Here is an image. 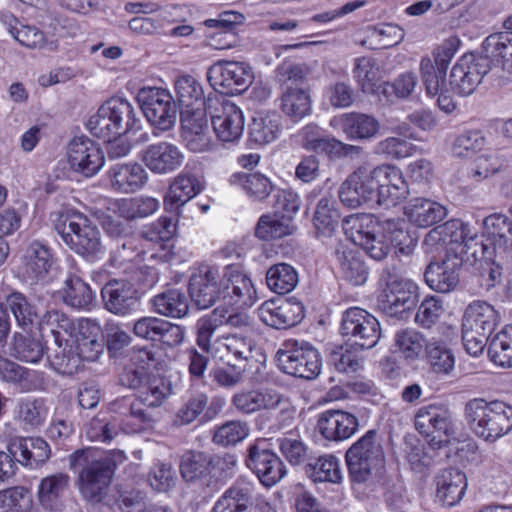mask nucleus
<instances>
[{"label":"nucleus","instance_id":"18","mask_svg":"<svg viewBox=\"0 0 512 512\" xmlns=\"http://www.w3.org/2000/svg\"><path fill=\"white\" fill-rule=\"evenodd\" d=\"M214 112L210 111L211 123L217 138L224 143L237 142L244 131L245 120L242 110L233 102H217Z\"/></svg>","mask_w":512,"mask_h":512},{"label":"nucleus","instance_id":"57","mask_svg":"<svg viewBox=\"0 0 512 512\" xmlns=\"http://www.w3.org/2000/svg\"><path fill=\"white\" fill-rule=\"evenodd\" d=\"M340 215L334 208V200L331 197H322L314 213V226L319 235L330 237L336 231Z\"/></svg>","mask_w":512,"mask_h":512},{"label":"nucleus","instance_id":"59","mask_svg":"<svg viewBox=\"0 0 512 512\" xmlns=\"http://www.w3.org/2000/svg\"><path fill=\"white\" fill-rule=\"evenodd\" d=\"M0 512H37L28 490L16 486L0 491Z\"/></svg>","mask_w":512,"mask_h":512},{"label":"nucleus","instance_id":"11","mask_svg":"<svg viewBox=\"0 0 512 512\" xmlns=\"http://www.w3.org/2000/svg\"><path fill=\"white\" fill-rule=\"evenodd\" d=\"M207 80L215 91L236 95L248 89L254 80V73L248 63L219 60L208 68Z\"/></svg>","mask_w":512,"mask_h":512},{"label":"nucleus","instance_id":"32","mask_svg":"<svg viewBox=\"0 0 512 512\" xmlns=\"http://www.w3.org/2000/svg\"><path fill=\"white\" fill-rule=\"evenodd\" d=\"M335 121L350 141L369 140L375 137L380 129L379 121L375 117L364 113H345Z\"/></svg>","mask_w":512,"mask_h":512},{"label":"nucleus","instance_id":"29","mask_svg":"<svg viewBox=\"0 0 512 512\" xmlns=\"http://www.w3.org/2000/svg\"><path fill=\"white\" fill-rule=\"evenodd\" d=\"M7 450L14 456L20 455L17 462L36 468L44 464L51 455L48 443L42 438H15L7 445Z\"/></svg>","mask_w":512,"mask_h":512},{"label":"nucleus","instance_id":"3","mask_svg":"<svg viewBox=\"0 0 512 512\" xmlns=\"http://www.w3.org/2000/svg\"><path fill=\"white\" fill-rule=\"evenodd\" d=\"M127 457L122 450H111L103 456L93 449L77 450L70 456L71 469L78 472V488L82 497L90 503H102L113 475Z\"/></svg>","mask_w":512,"mask_h":512},{"label":"nucleus","instance_id":"23","mask_svg":"<svg viewBox=\"0 0 512 512\" xmlns=\"http://www.w3.org/2000/svg\"><path fill=\"white\" fill-rule=\"evenodd\" d=\"M141 159L151 172L165 175L181 167L184 155L175 144L161 141L148 145L142 151Z\"/></svg>","mask_w":512,"mask_h":512},{"label":"nucleus","instance_id":"61","mask_svg":"<svg viewBox=\"0 0 512 512\" xmlns=\"http://www.w3.org/2000/svg\"><path fill=\"white\" fill-rule=\"evenodd\" d=\"M251 489L234 485L215 503L212 512H248Z\"/></svg>","mask_w":512,"mask_h":512},{"label":"nucleus","instance_id":"38","mask_svg":"<svg viewBox=\"0 0 512 512\" xmlns=\"http://www.w3.org/2000/svg\"><path fill=\"white\" fill-rule=\"evenodd\" d=\"M342 277L354 286L363 285L368 278V268L359 253L347 245L339 244L335 249Z\"/></svg>","mask_w":512,"mask_h":512},{"label":"nucleus","instance_id":"27","mask_svg":"<svg viewBox=\"0 0 512 512\" xmlns=\"http://www.w3.org/2000/svg\"><path fill=\"white\" fill-rule=\"evenodd\" d=\"M202 189V184L195 175L188 172L180 173L171 182L164 196L165 211L177 216L179 210Z\"/></svg>","mask_w":512,"mask_h":512},{"label":"nucleus","instance_id":"2","mask_svg":"<svg viewBox=\"0 0 512 512\" xmlns=\"http://www.w3.org/2000/svg\"><path fill=\"white\" fill-rule=\"evenodd\" d=\"M113 355L122 366L120 384L134 390L141 403L158 407L172 393L170 381L161 374L165 362L156 358L155 354Z\"/></svg>","mask_w":512,"mask_h":512},{"label":"nucleus","instance_id":"39","mask_svg":"<svg viewBox=\"0 0 512 512\" xmlns=\"http://www.w3.org/2000/svg\"><path fill=\"white\" fill-rule=\"evenodd\" d=\"M460 266L456 262H431L425 269L424 279L427 285L440 293L452 291L459 283Z\"/></svg>","mask_w":512,"mask_h":512},{"label":"nucleus","instance_id":"31","mask_svg":"<svg viewBox=\"0 0 512 512\" xmlns=\"http://www.w3.org/2000/svg\"><path fill=\"white\" fill-rule=\"evenodd\" d=\"M111 187L120 193H134L148 180V174L139 163L116 164L108 171Z\"/></svg>","mask_w":512,"mask_h":512},{"label":"nucleus","instance_id":"37","mask_svg":"<svg viewBox=\"0 0 512 512\" xmlns=\"http://www.w3.org/2000/svg\"><path fill=\"white\" fill-rule=\"evenodd\" d=\"M499 322V314L486 301L475 300L465 308L462 327L491 334Z\"/></svg>","mask_w":512,"mask_h":512},{"label":"nucleus","instance_id":"52","mask_svg":"<svg viewBox=\"0 0 512 512\" xmlns=\"http://www.w3.org/2000/svg\"><path fill=\"white\" fill-rule=\"evenodd\" d=\"M309 73L307 64L285 60L276 68V80L281 91L304 88Z\"/></svg>","mask_w":512,"mask_h":512},{"label":"nucleus","instance_id":"8","mask_svg":"<svg viewBox=\"0 0 512 512\" xmlns=\"http://www.w3.org/2000/svg\"><path fill=\"white\" fill-rule=\"evenodd\" d=\"M380 280L384 288L378 298V307L387 316L400 318L418 303V286L403 278L396 267H385Z\"/></svg>","mask_w":512,"mask_h":512},{"label":"nucleus","instance_id":"4","mask_svg":"<svg viewBox=\"0 0 512 512\" xmlns=\"http://www.w3.org/2000/svg\"><path fill=\"white\" fill-rule=\"evenodd\" d=\"M140 123L141 120L132 103L122 97H112L90 116L86 126L93 136L104 142H111L138 130Z\"/></svg>","mask_w":512,"mask_h":512},{"label":"nucleus","instance_id":"51","mask_svg":"<svg viewBox=\"0 0 512 512\" xmlns=\"http://www.w3.org/2000/svg\"><path fill=\"white\" fill-rule=\"evenodd\" d=\"M1 21L12 37L22 46L38 48L44 45V33L36 26L22 24L13 15H4Z\"/></svg>","mask_w":512,"mask_h":512},{"label":"nucleus","instance_id":"40","mask_svg":"<svg viewBox=\"0 0 512 512\" xmlns=\"http://www.w3.org/2000/svg\"><path fill=\"white\" fill-rule=\"evenodd\" d=\"M342 229L351 242L360 246L367 238L382 231V221L372 214H351L343 219Z\"/></svg>","mask_w":512,"mask_h":512},{"label":"nucleus","instance_id":"10","mask_svg":"<svg viewBox=\"0 0 512 512\" xmlns=\"http://www.w3.org/2000/svg\"><path fill=\"white\" fill-rule=\"evenodd\" d=\"M137 101L144 116L154 127V136H158L156 130L168 131L174 127L177 106L169 91L158 87H143L138 91Z\"/></svg>","mask_w":512,"mask_h":512},{"label":"nucleus","instance_id":"49","mask_svg":"<svg viewBox=\"0 0 512 512\" xmlns=\"http://www.w3.org/2000/svg\"><path fill=\"white\" fill-rule=\"evenodd\" d=\"M111 405L114 411L121 412L125 415V418L121 420V428L124 433H140L144 431L152 421L145 410L130 403L129 399L126 397L114 401Z\"/></svg>","mask_w":512,"mask_h":512},{"label":"nucleus","instance_id":"1","mask_svg":"<svg viewBox=\"0 0 512 512\" xmlns=\"http://www.w3.org/2000/svg\"><path fill=\"white\" fill-rule=\"evenodd\" d=\"M188 291L198 309L212 307L221 296L229 298L231 305L251 307L256 295L251 279L235 264L226 265L222 272L216 266L198 267L190 276Z\"/></svg>","mask_w":512,"mask_h":512},{"label":"nucleus","instance_id":"56","mask_svg":"<svg viewBox=\"0 0 512 512\" xmlns=\"http://www.w3.org/2000/svg\"><path fill=\"white\" fill-rule=\"evenodd\" d=\"M233 185L240 186L255 200H264L273 190L271 181L261 173H235L230 177Z\"/></svg>","mask_w":512,"mask_h":512},{"label":"nucleus","instance_id":"6","mask_svg":"<svg viewBox=\"0 0 512 512\" xmlns=\"http://www.w3.org/2000/svg\"><path fill=\"white\" fill-rule=\"evenodd\" d=\"M349 481L353 488L371 483L385 463L382 440L374 429L367 431L345 453Z\"/></svg>","mask_w":512,"mask_h":512},{"label":"nucleus","instance_id":"55","mask_svg":"<svg viewBox=\"0 0 512 512\" xmlns=\"http://www.w3.org/2000/svg\"><path fill=\"white\" fill-rule=\"evenodd\" d=\"M353 76L364 93L380 95L382 83L379 82V69L372 58H356Z\"/></svg>","mask_w":512,"mask_h":512},{"label":"nucleus","instance_id":"20","mask_svg":"<svg viewBox=\"0 0 512 512\" xmlns=\"http://www.w3.org/2000/svg\"><path fill=\"white\" fill-rule=\"evenodd\" d=\"M260 320L275 329H286L297 325L304 317L302 303L288 299L265 301L258 309Z\"/></svg>","mask_w":512,"mask_h":512},{"label":"nucleus","instance_id":"26","mask_svg":"<svg viewBox=\"0 0 512 512\" xmlns=\"http://www.w3.org/2000/svg\"><path fill=\"white\" fill-rule=\"evenodd\" d=\"M318 429L321 435L330 441H341L350 438L359 427L355 415L342 410H327L320 414Z\"/></svg>","mask_w":512,"mask_h":512},{"label":"nucleus","instance_id":"36","mask_svg":"<svg viewBox=\"0 0 512 512\" xmlns=\"http://www.w3.org/2000/svg\"><path fill=\"white\" fill-rule=\"evenodd\" d=\"M438 500L445 506L457 504L467 488L466 476L458 469L443 470L436 478Z\"/></svg>","mask_w":512,"mask_h":512},{"label":"nucleus","instance_id":"17","mask_svg":"<svg viewBox=\"0 0 512 512\" xmlns=\"http://www.w3.org/2000/svg\"><path fill=\"white\" fill-rule=\"evenodd\" d=\"M377 186L378 205L391 207L402 202L409 194L408 184L399 168L379 165L372 168Z\"/></svg>","mask_w":512,"mask_h":512},{"label":"nucleus","instance_id":"22","mask_svg":"<svg viewBox=\"0 0 512 512\" xmlns=\"http://www.w3.org/2000/svg\"><path fill=\"white\" fill-rule=\"evenodd\" d=\"M105 347V335L100 324L93 319L82 318L74 325L71 336L66 337L61 347L62 352H103Z\"/></svg>","mask_w":512,"mask_h":512},{"label":"nucleus","instance_id":"46","mask_svg":"<svg viewBox=\"0 0 512 512\" xmlns=\"http://www.w3.org/2000/svg\"><path fill=\"white\" fill-rule=\"evenodd\" d=\"M281 133V117L277 113L258 114L249 125V141L256 145L273 142Z\"/></svg>","mask_w":512,"mask_h":512},{"label":"nucleus","instance_id":"63","mask_svg":"<svg viewBox=\"0 0 512 512\" xmlns=\"http://www.w3.org/2000/svg\"><path fill=\"white\" fill-rule=\"evenodd\" d=\"M180 472L186 481L209 476V454L199 451L186 452L181 458Z\"/></svg>","mask_w":512,"mask_h":512},{"label":"nucleus","instance_id":"19","mask_svg":"<svg viewBox=\"0 0 512 512\" xmlns=\"http://www.w3.org/2000/svg\"><path fill=\"white\" fill-rule=\"evenodd\" d=\"M415 427L422 435L438 438V443H448L454 433L451 413L442 406L429 405L418 410L415 416Z\"/></svg>","mask_w":512,"mask_h":512},{"label":"nucleus","instance_id":"30","mask_svg":"<svg viewBox=\"0 0 512 512\" xmlns=\"http://www.w3.org/2000/svg\"><path fill=\"white\" fill-rule=\"evenodd\" d=\"M304 474L313 483L339 485L343 482L340 460L333 454L311 456L303 466Z\"/></svg>","mask_w":512,"mask_h":512},{"label":"nucleus","instance_id":"35","mask_svg":"<svg viewBox=\"0 0 512 512\" xmlns=\"http://www.w3.org/2000/svg\"><path fill=\"white\" fill-rule=\"evenodd\" d=\"M275 361L284 373L304 379L315 378L321 369L318 354H276Z\"/></svg>","mask_w":512,"mask_h":512},{"label":"nucleus","instance_id":"50","mask_svg":"<svg viewBox=\"0 0 512 512\" xmlns=\"http://www.w3.org/2000/svg\"><path fill=\"white\" fill-rule=\"evenodd\" d=\"M293 231L294 225L290 222L289 216L282 217L276 213L264 214L257 222L255 236L268 241L291 235Z\"/></svg>","mask_w":512,"mask_h":512},{"label":"nucleus","instance_id":"43","mask_svg":"<svg viewBox=\"0 0 512 512\" xmlns=\"http://www.w3.org/2000/svg\"><path fill=\"white\" fill-rule=\"evenodd\" d=\"M60 294L63 302L75 309H88L95 299L90 285L76 275H69L65 279Z\"/></svg>","mask_w":512,"mask_h":512},{"label":"nucleus","instance_id":"58","mask_svg":"<svg viewBox=\"0 0 512 512\" xmlns=\"http://www.w3.org/2000/svg\"><path fill=\"white\" fill-rule=\"evenodd\" d=\"M175 92L181 108L206 105L201 84L190 75L177 78Z\"/></svg>","mask_w":512,"mask_h":512},{"label":"nucleus","instance_id":"60","mask_svg":"<svg viewBox=\"0 0 512 512\" xmlns=\"http://www.w3.org/2000/svg\"><path fill=\"white\" fill-rule=\"evenodd\" d=\"M102 504L120 512H140L143 510L144 496L138 490H123L116 487L112 494L105 497Z\"/></svg>","mask_w":512,"mask_h":512},{"label":"nucleus","instance_id":"45","mask_svg":"<svg viewBox=\"0 0 512 512\" xmlns=\"http://www.w3.org/2000/svg\"><path fill=\"white\" fill-rule=\"evenodd\" d=\"M152 304L156 313L171 318H182L189 310L188 297L176 288L157 294L153 297Z\"/></svg>","mask_w":512,"mask_h":512},{"label":"nucleus","instance_id":"25","mask_svg":"<svg viewBox=\"0 0 512 512\" xmlns=\"http://www.w3.org/2000/svg\"><path fill=\"white\" fill-rule=\"evenodd\" d=\"M105 308L116 315L129 314L139 303V294L134 285L126 280L112 279L101 289Z\"/></svg>","mask_w":512,"mask_h":512},{"label":"nucleus","instance_id":"5","mask_svg":"<svg viewBox=\"0 0 512 512\" xmlns=\"http://www.w3.org/2000/svg\"><path fill=\"white\" fill-rule=\"evenodd\" d=\"M464 414L473 433L486 442L494 443L512 430V406L502 401L472 399Z\"/></svg>","mask_w":512,"mask_h":512},{"label":"nucleus","instance_id":"53","mask_svg":"<svg viewBox=\"0 0 512 512\" xmlns=\"http://www.w3.org/2000/svg\"><path fill=\"white\" fill-rule=\"evenodd\" d=\"M122 424L116 417L98 414L85 426L86 437L93 442L110 443L122 431Z\"/></svg>","mask_w":512,"mask_h":512},{"label":"nucleus","instance_id":"24","mask_svg":"<svg viewBox=\"0 0 512 512\" xmlns=\"http://www.w3.org/2000/svg\"><path fill=\"white\" fill-rule=\"evenodd\" d=\"M51 248L43 241L32 240L23 249L21 271L31 282L43 280L53 265Z\"/></svg>","mask_w":512,"mask_h":512},{"label":"nucleus","instance_id":"15","mask_svg":"<svg viewBox=\"0 0 512 512\" xmlns=\"http://www.w3.org/2000/svg\"><path fill=\"white\" fill-rule=\"evenodd\" d=\"M338 195L341 202L349 208L363 204L377 203V186L373 170L369 166H360L341 184Z\"/></svg>","mask_w":512,"mask_h":512},{"label":"nucleus","instance_id":"28","mask_svg":"<svg viewBox=\"0 0 512 512\" xmlns=\"http://www.w3.org/2000/svg\"><path fill=\"white\" fill-rule=\"evenodd\" d=\"M230 307L218 306L212 313L198 320L197 322V344L205 352L209 351L210 339L214 334L215 330L223 325L228 324L231 326H239L243 323L241 315H239L233 308L234 305L227 301ZM240 308L238 305H236Z\"/></svg>","mask_w":512,"mask_h":512},{"label":"nucleus","instance_id":"14","mask_svg":"<svg viewBox=\"0 0 512 512\" xmlns=\"http://www.w3.org/2000/svg\"><path fill=\"white\" fill-rule=\"evenodd\" d=\"M486 243H481L485 259L493 255L505 260L512 254V220L501 213H493L483 220Z\"/></svg>","mask_w":512,"mask_h":512},{"label":"nucleus","instance_id":"62","mask_svg":"<svg viewBox=\"0 0 512 512\" xmlns=\"http://www.w3.org/2000/svg\"><path fill=\"white\" fill-rule=\"evenodd\" d=\"M160 206L158 199L150 196H139L124 199L119 204L121 216L128 220L145 218L155 213Z\"/></svg>","mask_w":512,"mask_h":512},{"label":"nucleus","instance_id":"9","mask_svg":"<svg viewBox=\"0 0 512 512\" xmlns=\"http://www.w3.org/2000/svg\"><path fill=\"white\" fill-rule=\"evenodd\" d=\"M340 332L345 339L343 352L372 349L381 336L377 318L359 307H351L343 313Z\"/></svg>","mask_w":512,"mask_h":512},{"label":"nucleus","instance_id":"54","mask_svg":"<svg viewBox=\"0 0 512 512\" xmlns=\"http://www.w3.org/2000/svg\"><path fill=\"white\" fill-rule=\"evenodd\" d=\"M266 283L273 292L287 294L298 284V273L287 263H277L267 270Z\"/></svg>","mask_w":512,"mask_h":512},{"label":"nucleus","instance_id":"33","mask_svg":"<svg viewBox=\"0 0 512 512\" xmlns=\"http://www.w3.org/2000/svg\"><path fill=\"white\" fill-rule=\"evenodd\" d=\"M69 486L70 477L66 473H56L43 478L38 487V499L42 507L51 512L61 511Z\"/></svg>","mask_w":512,"mask_h":512},{"label":"nucleus","instance_id":"48","mask_svg":"<svg viewBox=\"0 0 512 512\" xmlns=\"http://www.w3.org/2000/svg\"><path fill=\"white\" fill-rule=\"evenodd\" d=\"M281 455L292 466L305 465L311 457L309 447L297 431H288L276 439Z\"/></svg>","mask_w":512,"mask_h":512},{"label":"nucleus","instance_id":"42","mask_svg":"<svg viewBox=\"0 0 512 512\" xmlns=\"http://www.w3.org/2000/svg\"><path fill=\"white\" fill-rule=\"evenodd\" d=\"M394 344L400 352H420L424 348L426 352H450L442 340L428 341L421 332L413 328L398 330L394 335Z\"/></svg>","mask_w":512,"mask_h":512},{"label":"nucleus","instance_id":"12","mask_svg":"<svg viewBox=\"0 0 512 512\" xmlns=\"http://www.w3.org/2000/svg\"><path fill=\"white\" fill-rule=\"evenodd\" d=\"M459 45L460 40L455 36H451L434 49V60L429 57L422 58L420 71L428 95L434 97L442 91L444 87L448 86L445 79L446 72Z\"/></svg>","mask_w":512,"mask_h":512},{"label":"nucleus","instance_id":"47","mask_svg":"<svg viewBox=\"0 0 512 512\" xmlns=\"http://www.w3.org/2000/svg\"><path fill=\"white\" fill-rule=\"evenodd\" d=\"M382 232L390 247L394 246L402 255H410L416 247L417 239L411 235L402 219L382 220Z\"/></svg>","mask_w":512,"mask_h":512},{"label":"nucleus","instance_id":"13","mask_svg":"<svg viewBox=\"0 0 512 512\" xmlns=\"http://www.w3.org/2000/svg\"><path fill=\"white\" fill-rule=\"evenodd\" d=\"M245 465L268 488L276 485L287 474L284 462L263 440H257L247 448Z\"/></svg>","mask_w":512,"mask_h":512},{"label":"nucleus","instance_id":"7","mask_svg":"<svg viewBox=\"0 0 512 512\" xmlns=\"http://www.w3.org/2000/svg\"><path fill=\"white\" fill-rule=\"evenodd\" d=\"M55 231L63 242L88 262H96L105 253L101 233L80 212L62 214L55 223Z\"/></svg>","mask_w":512,"mask_h":512},{"label":"nucleus","instance_id":"41","mask_svg":"<svg viewBox=\"0 0 512 512\" xmlns=\"http://www.w3.org/2000/svg\"><path fill=\"white\" fill-rule=\"evenodd\" d=\"M279 109L293 122H298L311 113V95L308 87L280 92Z\"/></svg>","mask_w":512,"mask_h":512},{"label":"nucleus","instance_id":"44","mask_svg":"<svg viewBox=\"0 0 512 512\" xmlns=\"http://www.w3.org/2000/svg\"><path fill=\"white\" fill-rule=\"evenodd\" d=\"M4 308L14 316L17 325L24 331H29L38 319L36 306L19 291H12L5 296Z\"/></svg>","mask_w":512,"mask_h":512},{"label":"nucleus","instance_id":"21","mask_svg":"<svg viewBox=\"0 0 512 512\" xmlns=\"http://www.w3.org/2000/svg\"><path fill=\"white\" fill-rule=\"evenodd\" d=\"M38 328L43 345L37 352H49L63 347L64 340L74 330V322L63 312L52 309L40 317Z\"/></svg>","mask_w":512,"mask_h":512},{"label":"nucleus","instance_id":"16","mask_svg":"<svg viewBox=\"0 0 512 512\" xmlns=\"http://www.w3.org/2000/svg\"><path fill=\"white\" fill-rule=\"evenodd\" d=\"M70 168L85 177L96 175L105 162L104 152L98 143L88 137L73 138L67 149Z\"/></svg>","mask_w":512,"mask_h":512},{"label":"nucleus","instance_id":"64","mask_svg":"<svg viewBox=\"0 0 512 512\" xmlns=\"http://www.w3.org/2000/svg\"><path fill=\"white\" fill-rule=\"evenodd\" d=\"M416 85V75L406 72L399 75L392 83L382 82L380 95H383L388 101H393V97L404 99L411 95Z\"/></svg>","mask_w":512,"mask_h":512},{"label":"nucleus","instance_id":"34","mask_svg":"<svg viewBox=\"0 0 512 512\" xmlns=\"http://www.w3.org/2000/svg\"><path fill=\"white\" fill-rule=\"evenodd\" d=\"M405 215L418 227H430L447 216V209L442 204L424 197H415L405 206Z\"/></svg>","mask_w":512,"mask_h":512}]
</instances>
